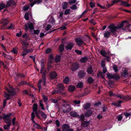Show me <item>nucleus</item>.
Listing matches in <instances>:
<instances>
[{"mask_svg": "<svg viewBox=\"0 0 131 131\" xmlns=\"http://www.w3.org/2000/svg\"><path fill=\"white\" fill-rule=\"evenodd\" d=\"M42 78L43 81L42 85L45 86L46 85V75L44 72L42 73Z\"/></svg>", "mask_w": 131, "mask_h": 131, "instance_id": "nucleus-20", "label": "nucleus"}, {"mask_svg": "<svg viewBox=\"0 0 131 131\" xmlns=\"http://www.w3.org/2000/svg\"><path fill=\"white\" fill-rule=\"evenodd\" d=\"M61 58V56L60 55L56 56L55 58V61L57 63L59 62L60 61Z\"/></svg>", "mask_w": 131, "mask_h": 131, "instance_id": "nucleus-34", "label": "nucleus"}, {"mask_svg": "<svg viewBox=\"0 0 131 131\" xmlns=\"http://www.w3.org/2000/svg\"><path fill=\"white\" fill-rule=\"evenodd\" d=\"M104 57H105V58H104V59L106 60L108 62H110V60L111 59V58L110 56H108L106 55Z\"/></svg>", "mask_w": 131, "mask_h": 131, "instance_id": "nucleus-42", "label": "nucleus"}, {"mask_svg": "<svg viewBox=\"0 0 131 131\" xmlns=\"http://www.w3.org/2000/svg\"><path fill=\"white\" fill-rule=\"evenodd\" d=\"M9 21L8 18H2L1 21L0 23L4 25H7L9 23Z\"/></svg>", "mask_w": 131, "mask_h": 131, "instance_id": "nucleus-11", "label": "nucleus"}, {"mask_svg": "<svg viewBox=\"0 0 131 131\" xmlns=\"http://www.w3.org/2000/svg\"><path fill=\"white\" fill-rule=\"evenodd\" d=\"M29 8V7L28 6H24L23 8V9L25 11H26L28 10Z\"/></svg>", "mask_w": 131, "mask_h": 131, "instance_id": "nucleus-61", "label": "nucleus"}, {"mask_svg": "<svg viewBox=\"0 0 131 131\" xmlns=\"http://www.w3.org/2000/svg\"><path fill=\"white\" fill-rule=\"evenodd\" d=\"M70 128V126L68 124H63L62 126V128L64 131L66 130V129Z\"/></svg>", "mask_w": 131, "mask_h": 131, "instance_id": "nucleus-27", "label": "nucleus"}, {"mask_svg": "<svg viewBox=\"0 0 131 131\" xmlns=\"http://www.w3.org/2000/svg\"><path fill=\"white\" fill-rule=\"evenodd\" d=\"M117 97L121 99H125L126 98V97L123 95L121 96L120 95L117 94Z\"/></svg>", "mask_w": 131, "mask_h": 131, "instance_id": "nucleus-52", "label": "nucleus"}, {"mask_svg": "<svg viewBox=\"0 0 131 131\" xmlns=\"http://www.w3.org/2000/svg\"><path fill=\"white\" fill-rule=\"evenodd\" d=\"M38 105L37 103H35L32 106V110L34 112L37 111L38 109Z\"/></svg>", "mask_w": 131, "mask_h": 131, "instance_id": "nucleus-28", "label": "nucleus"}, {"mask_svg": "<svg viewBox=\"0 0 131 131\" xmlns=\"http://www.w3.org/2000/svg\"><path fill=\"white\" fill-rule=\"evenodd\" d=\"M16 94V92H14L13 91H12L10 93H7L5 92L4 93V95L5 99L8 100L11 99V96H13L15 95Z\"/></svg>", "mask_w": 131, "mask_h": 131, "instance_id": "nucleus-5", "label": "nucleus"}, {"mask_svg": "<svg viewBox=\"0 0 131 131\" xmlns=\"http://www.w3.org/2000/svg\"><path fill=\"white\" fill-rule=\"evenodd\" d=\"M79 67V65L78 63L76 62L72 63L70 69L72 71H75L77 70Z\"/></svg>", "mask_w": 131, "mask_h": 131, "instance_id": "nucleus-7", "label": "nucleus"}, {"mask_svg": "<svg viewBox=\"0 0 131 131\" xmlns=\"http://www.w3.org/2000/svg\"><path fill=\"white\" fill-rule=\"evenodd\" d=\"M40 115L43 118L45 119H46L47 118L46 115L43 112L40 114Z\"/></svg>", "mask_w": 131, "mask_h": 131, "instance_id": "nucleus-46", "label": "nucleus"}, {"mask_svg": "<svg viewBox=\"0 0 131 131\" xmlns=\"http://www.w3.org/2000/svg\"><path fill=\"white\" fill-rule=\"evenodd\" d=\"M64 45L63 44H61L59 48V50L61 53H62L64 50Z\"/></svg>", "mask_w": 131, "mask_h": 131, "instance_id": "nucleus-24", "label": "nucleus"}, {"mask_svg": "<svg viewBox=\"0 0 131 131\" xmlns=\"http://www.w3.org/2000/svg\"><path fill=\"white\" fill-rule=\"evenodd\" d=\"M29 14H30V16L31 15V14L30 12H27L25 14L24 17L26 20H28L29 19Z\"/></svg>", "mask_w": 131, "mask_h": 131, "instance_id": "nucleus-31", "label": "nucleus"}, {"mask_svg": "<svg viewBox=\"0 0 131 131\" xmlns=\"http://www.w3.org/2000/svg\"><path fill=\"white\" fill-rule=\"evenodd\" d=\"M123 114L126 117V118H127L130 115L131 113H128L127 112H125Z\"/></svg>", "mask_w": 131, "mask_h": 131, "instance_id": "nucleus-49", "label": "nucleus"}, {"mask_svg": "<svg viewBox=\"0 0 131 131\" xmlns=\"http://www.w3.org/2000/svg\"><path fill=\"white\" fill-rule=\"evenodd\" d=\"M100 54L104 57L106 55L107 53L105 50H102L100 51Z\"/></svg>", "mask_w": 131, "mask_h": 131, "instance_id": "nucleus-45", "label": "nucleus"}, {"mask_svg": "<svg viewBox=\"0 0 131 131\" xmlns=\"http://www.w3.org/2000/svg\"><path fill=\"white\" fill-rule=\"evenodd\" d=\"M109 96H116L117 97V94L113 93V91L112 90H111L109 92Z\"/></svg>", "mask_w": 131, "mask_h": 131, "instance_id": "nucleus-43", "label": "nucleus"}, {"mask_svg": "<svg viewBox=\"0 0 131 131\" xmlns=\"http://www.w3.org/2000/svg\"><path fill=\"white\" fill-rule=\"evenodd\" d=\"M86 73L84 70H80L78 73V76L79 78L81 79L84 78L86 76Z\"/></svg>", "mask_w": 131, "mask_h": 131, "instance_id": "nucleus-8", "label": "nucleus"}, {"mask_svg": "<svg viewBox=\"0 0 131 131\" xmlns=\"http://www.w3.org/2000/svg\"><path fill=\"white\" fill-rule=\"evenodd\" d=\"M15 4V3L13 0H9L7 3L6 7H9L12 5H14Z\"/></svg>", "mask_w": 131, "mask_h": 131, "instance_id": "nucleus-14", "label": "nucleus"}, {"mask_svg": "<svg viewBox=\"0 0 131 131\" xmlns=\"http://www.w3.org/2000/svg\"><path fill=\"white\" fill-rule=\"evenodd\" d=\"M90 7L92 8H93L95 6L94 3H93L92 2H90Z\"/></svg>", "mask_w": 131, "mask_h": 131, "instance_id": "nucleus-63", "label": "nucleus"}, {"mask_svg": "<svg viewBox=\"0 0 131 131\" xmlns=\"http://www.w3.org/2000/svg\"><path fill=\"white\" fill-rule=\"evenodd\" d=\"M117 118L118 119V121H121L123 118V117L121 115H118L117 116Z\"/></svg>", "mask_w": 131, "mask_h": 131, "instance_id": "nucleus-58", "label": "nucleus"}, {"mask_svg": "<svg viewBox=\"0 0 131 131\" xmlns=\"http://www.w3.org/2000/svg\"><path fill=\"white\" fill-rule=\"evenodd\" d=\"M70 114L71 116L73 117L78 118L79 117V114L77 112L74 111L71 112Z\"/></svg>", "mask_w": 131, "mask_h": 131, "instance_id": "nucleus-13", "label": "nucleus"}, {"mask_svg": "<svg viewBox=\"0 0 131 131\" xmlns=\"http://www.w3.org/2000/svg\"><path fill=\"white\" fill-rule=\"evenodd\" d=\"M127 22V20L123 21L120 25H118L117 26H116L114 24L112 23L111 24L112 26V29L114 31H116L117 32L118 31L117 30L118 29H121L123 26L124 23H126Z\"/></svg>", "mask_w": 131, "mask_h": 131, "instance_id": "nucleus-4", "label": "nucleus"}, {"mask_svg": "<svg viewBox=\"0 0 131 131\" xmlns=\"http://www.w3.org/2000/svg\"><path fill=\"white\" fill-rule=\"evenodd\" d=\"M52 51V50L50 48L47 49L44 52L45 54H48L50 53Z\"/></svg>", "mask_w": 131, "mask_h": 131, "instance_id": "nucleus-44", "label": "nucleus"}, {"mask_svg": "<svg viewBox=\"0 0 131 131\" xmlns=\"http://www.w3.org/2000/svg\"><path fill=\"white\" fill-rule=\"evenodd\" d=\"M16 118L15 117H14L13 118V119L12 120V125H16Z\"/></svg>", "mask_w": 131, "mask_h": 131, "instance_id": "nucleus-53", "label": "nucleus"}, {"mask_svg": "<svg viewBox=\"0 0 131 131\" xmlns=\"http://www.w3.org/2000/svg\"><path fill=\"white\" fill-rule=\"evenodd\" d=\"M102 111L103 112H105L108 110V108L107 106H104L102 107Z\"/></svg>", "mask_w": 131, "mask_h": 131, "instance_id": "nucleus-55", "label": "nucleus"}, {"mask_svg": "<svg viewBox=\"0 0 131 131\" xmlns=\"http://www.w3.org/2000/svg\"><path fill=\"white\" fill-rule=\"evenodd\" d=\"M16 75L17 78H20V79H21L22 78H24L25 77L24 74L19 73H17Z\"/></svg>", "mask_w": 131, "mask_h": 131, "instance_id": "nucleus-25", "label": "nucleus"}, {"mask_svg": "<svg viewBox=\"0 0 131 131\" xmlns=\"http://www.w3.org/2000/svg\"><path fill=\"white\" fill-rule=\"evenodd\" d=\"M88 58L86 56H85L81 58L80 60L81 63H85L88 61Z\"/></svg>", "mask_w": 131, "mask_h": 131, "instance_id": "nucleus-22", "label": "nucleus"}, {"mask_svg": "<svg viewBox=\"0 0 131 131\" xmlns=\"http://www.w3.org/2000/svg\"><path fill=\"white\" fill-rule=\"evenodd\" d=\"M33 126L34 127L36 128L42 129L40 126L37 123L34 124Z\"/></svg>", "mask_w": 131, "mask_h": 131, "instance_id": "nucleus-41", "label": "nucleus"}, {"mask_svg": "<svg viewBox=\"0 0 131 131\" xmlns=\"http://www.w3.org/2000/svg\"><path fill=\"white\" fill-rule=\"evenodd\" d=\"M57 88H56L53 90V92L52 93V94L58 93L59 94L65 95L66 94L65 93L61 92L62 91H63L64 88V87L63 84L60 83L58 84L57 85Z\"/></svg>", "mask_w": 131, "mask_h": 131, "instance_id": "nucleus-2", "label": "nucleus"}, {"mask_svg": "<svg viewBox=\"0 0 131 131\" xmlns=\"http://www.w3.org/2000/svg\"><path fill=\"white\" fill-rule=\"evenodd\" d=\"M122 101L119 100L118 101V102H113L112 103V105H115L116 106H117L118 107H120L121 106V104L122 103Z\"/></svg>", "mask_w": 131, "mask_h": 131, "instance_id": "nucleus-23", "label": "nucleus"}, {"mask_svg": "<svg viewBox=\"0 0 131 131\" xmlns=\"http://www.w3.org/2000/svg\"><path fill=\"white\" fill-rule=\"evenodd\" d=\"M24 26L25 29L26 31L28 30L29 28L30 30L34 29V24L31 22L28 23L27 24H25Z\"/></svg>", "mask_w": 131, "mask_h": 131, "instance_id": "nucleus-6", "label": "nucleus"}, {"mask_svg": "<svg viewBox=\"0 0 131 131\" xmlns=\"http://www.w3.org/2000/svg\"><path fill=\"white\" fill-rule=\"evenodd\" d=\"M112 26L110 24L108 26V28L110 29V31H106L104 34V37L106 39L109 38L111 35L114 37L117 36V34L116 31H114L112 29Z\"/></svg>", "mask_w": 131, "mask_h": 131, "instance_id": "nucleus-1", "label": "nucleus"}, {"mask_svg": "<svg viewBox=\"0 0 131 131\" xmlns=\"http://www.w3.org/2000/svg\"><path fill=\"white\" fill-rule=\"evenodd\" d=\"M42 97L44 102H47L48 100L47 97H46V95H42Z\"/></svg>", "mask_w": 131, "mask_h": 131, "instance_id": "nucleus-54", "label": "nucleus"}, {"mask_svg": "<svg viewBox=\"0 0 131 131\" xmlns=\"http://www.w3.org/2000/svg\"><path fill=\"white\" fill-rule=\"evenodd\" d=\"M113 69L114 70L115 72H117L118 71V69L117 66L115 65L113 66Z\"/></svg>", "mask_w": 131, "mask_h": 131, "instance_id": "nucleus-60", "label": "nucleus"}, {"mask_svg": "<svg viewBox=\"0 0 131 131\" xmlns=\"http://www.w3.org/2000/svg\"><path fill=\"white\" fill-rule=\"evenodd\" d=\"M113 79L114 80H118L120 79V78L119 75L117 74H113Z\"/></svg>", "mask_w": 131, "mask_h": 131, "instance_id": "nucleus-35", "label": "nucleus"}, {"mask_svg": "<svg viewBox=\"0 0 131 131\" xmlns=\"http://www.w3.org/2000/svg\"><path fill=\"white\" fill-rule=\"evenodd\" d=\"M75 89V87L73 85H70L68 87V91L71 92H73Z\"/></svg>", "mask_w": 131, "mask_h": 131, "instance_id": "nucleus-19", "label": "nucleus"}, {"mask_svg": "<svg viewBox=\"0 0 131 131\" xmlns=\"http://www.w3.org/2000/svg\"><path fill=\"white\" fill-rule=\"evenodd\" d=\"M93 113L92 110H87L85 113L84 115L86 117H89Z\"/></svg>", "mask_w": 131, "mask_h": 131, "instance_id": "nucleus-12", "label": "nucleus"}, {"mask_svg": "<svg viewBox=\"0 0 131 131\" xmlns=\"http://www.w3.org/2000/svg\"><path fill=\"white\" fill-rule=\"evenodd\" d=\"M87 72L88 74H91L93 72V70L92 66L90 65V66L87 69Z\"/></svg>", "mask_w": 131, "mask_h": 131, "instance_id": "nucleus-26", "label": "nucleus"}, {"mask_svg": "<svg viewBox=\"0 0 131 131\" xmlns=\"http://www.w3.org/2000/svg\"><path fill=\"white\" fill-rule=\"evenodd\" d=\"M75 41L79 46H80L82 45L84 42L80 38H78L76 39Z\"/></svg>", "mask_w": 131, "mask_h": 131, "instance_id": "nucleus-16", "label": "nucleus"}, {"mask_svg": "<svg viewBox=\"0 0 131 131\" xmlns=\"http://www.w3.org/2000/svg\"><path fill=\"white\" fill-rule=\"evenodd\" d=\"M68 3L66 2H64L63 3L62 8L65 9L68 8Z\"/></svg>", "mask_w": 131, "mask_h": 131, "instance_id": "nucleus-37", "label": "nucleus"}, {"mask_svg": "<svg viewBox=\"0 0 131 131\" xmlns=\"http://www.w3.org/2000/svg\"><path fill=\"white\" fill-rule=\"evenodd\" d=\"M84 116L85 115L83 114L80 116H79V117L78 118L81 121V122H82L83 121H84V120L85 119Z\"/></svg>", "mask_w": 131, "mask_h": 131, "instance_id": "nucleus-38", "label": "nucleus"}, {"mask_svg": "<svg viewBox=\"0 0 131 131\" xmlns=\"http://www.w3.org/2000/svg\"><path fill=\"white\" fill-rule=\"evenodd\" d=\"M6 29H7L13 30L14 29V26L13 24L11 23L10 26L6 27Z\"/></svg>", "mask_w": 131, "mask_h": 131, "instance_id": "nucleus-39", "label": "nucleus"}, {"mask_svg": "<svg viewBox=\"0 0 131 131\" xmlns=\"http://www.w3.org/2000/svg\"><path fill=\"white\" fill-rule=\"evenodd\" d=\"M50 77L51 79H56L57 76V73L54 71L50 72L49 73Z\"/></svg>", "mask_w": 131, "mask_h": 131, "instance_id": "nucleus-10", "label": "nucleus"}, {"mask_svg": "<svg viewBox=\"0 0 131 131\" xmlns=\"http://www.w3.org/2000/svg\"><path fill=\"white\" fill-rule=\"evenodd\" d=\"M121 5L123 6H125L126 7H129L131 6V4H129L127 3V2L126 1H121Z\"/></svg>", "mask_w": 131, "mask_h": 131, "instance_id": "nucleus-18", "label": "nucleus"}, {"mask_svg": "<svg viewBox=\"0 0 131 131\" xmlns=\"http://www.w3.org/2000/svg\"><path fill=\"white\" fill-rule=\"evenodd\" d=\"M70 10V9H66L64 11V14L66 15L69 14Z\"/></svg>", "mask_w": 131, "mask_h": 131, "instance_id": "nucleus-56", "label": "nucleus"}, {"mask_svg": "<svg viewBox=\"0 0 131 131\" xmlns=\"http://www.w3.org/2000/svg\"><path fill=\"white\" fill-rule=\"evenodd\" d=\"M39 104L40 106L41 107V109L43 110H45V109L43 106V104L42 103L41 100L39 101Z\"/></svg>", "mask_w": 131, "mask_h": 131, "instance_id": "nucleus-47", "label": "nucleus"}, {"mask_svg": "<svg viewBox=\"0 0 131 131\" xmlns=\"http://www.w3.org/2000/svg\"><path fill=\"white\" fill-rule=\"evenodd\" d=\"M68 107L66 109V111L67 113L69 112L72 109L71 108V106L70 105H69V106H67Z\"/></svg>", "mask_w": 131, "mask_h": 131, "instance_id": "nucleus-51", "label": "nucleus"}, {"mask_svg": "<svg viewBox=\"0 0 131 131\" xmlns=\"http://www.w3.org/2000/svg\"><path fill=\"white\" fill-rule=\"evenodd\" d=\"M27 48H28L27 47H25L23 49V51L21 53V55L24 56L27 55L29 53L28 49H27Z\"/></svg>", "mask_w": 131, "mask_h": 131, "instance_id": "nucleus-21", "label": "nucleus"}, {"mask_svg": "<svg viewBox=\"0 0 131 131\" xmlns=\"http://www.w3.org/2000/svg\"><path fill=\"white\" fill-rule=\"evenodd\" d=\"M90 124L89 121H83L82 122L81 126L83 127H87Z\"/></svg>", "mask_w": 131, "mask_h": 131, "instance_id": "nucleus-17", "label": "nucleus"}, {"mask_svg": "<svg viewBox=\"0 0 131 131\" xmlns=\"http://www.w3.org/2000/svg\"><path fill=\"white\" fill-rule=\"evenodd\" d=\"M11 52L14 54H16L18 53V51L16 48H14L11 51Z\"/></svg>", "mask_w": 131, "mask_h": 131, "instance_id": "nucleus-48", "label": "nucleus"}, {"mask_svg": "<svg viewBox=\"0 0 131 131\" xmlns=\"http://www.w3.org/2000/svg\"><path fill=\"white\" fill-rule=\"evenodd\" d=\"M90 106L91 104H90L89 103H87L84 104L83 107L85 110H87L90 108Z\"/></svg>", "mask_w": 131, "mask_h": 131, "instance_id": "nucleus-30", "label": "nucleus"}, {"mask_svg": "<svg viewBox=\"0 0 131 131\" xmlns=\"http://www.w3.org/2000/svg\"><path fill=\"white\" fill-rule=\"evenodd\" d=\"M27 83V82L26 81L21 80V81L19 82V84H17V86H18L20 87L21 86L25 85Z\"/></svg>", "mask_w": 131, "mask_h": 131, "instance_id": "nucleus-29", "label": "nucleus"}, {"mask_svg": "<svg viewBox=\"0 0 131 131\" xmlns=\"http://www.w3.org/2000/svg\"><path fill=\"white\" fill-rule=\"evenodd\" d=\"M3 118L4 122L5 123H8V122H11V120L10 119V116H14L15 114L14 113H8L7 114H5L2 113Z\"/></svg>", "mask_w": 131, "mask_h": 131, "instance_id": "nucleus-3", "label": "nucleus"}, {"mask_svg": "<svg viewBox=\"0 0 131 131\" xmlns=\"http://www.w3.org/2000/svg\"><path fill=\"white\" fill-rule=\"evenodd\" d=\"M74 43L72 42H69L66 46L65 49L67 50H71L74 46Z\"/></svg>", "mask_w": 131, "mask_h": 131, "instance_id": "nucleus-9", "label": "nucleus"}, {"mask_svg": "<svg viewBox=\"0 0 131 131\" xmlns=\"http://www.w3.org/2000/svg\"><path fill=\"white\" fill-rule=\"evenodd\" d=\"M94 81V80L91 77H88L87 79V82L89 84H92Z\"/></svg>", "mask_w": 131, "mask_h": 131, "instance_id": "nucleus-33", "label": "nucleus"}, {"mask_svg": "<svg viewBox=\"0 0 131 131\" xmlns=\"http://www.w3.org/2000/svg\"><path fill=\"white\" fill-rule=\"evenodd\" d=\"M69 78L68 77H66L63 80V82L64 83L68 84L69 82Z\"/></svg>", "mask_w": 131, "mask_h": 131, "instance_id": "nucleus-40", "label": "nucleus"}, {"mask_svg": "<svg viewBox=\"0 0 131 131\" xmlns=\"http://www.w3.org/2000/svg\"><path fill=\"white\" fill-rule=\"evenodd\" d=\"M51 28V26L50 25H48L46 27V30L47 31L49 30Z\"/></svg>", "mask_w": 131, "mask_h": 131, "instance_id": "nucleus-64", "label": "nucleus"}, {"mask_svg": "<svg viewBox=\"0 0 131 131\" xmlns=\"http://www.w3.org/2000/svg\"><path fill=\"white\" fill-rule=\"evenodd\" d=\"M107 76L109 79L113 78V74L112 75L111 73H108L107 74Z\"/></svg>", "mask_w": 131, "mask_h": 131, "instance_id": "nucleus-50", "label": "nucleus"}, {"mask_svg": "<svg viewBox=\"0 0 131 131\" xmlns=\"http://www.w3.org/2000/svg\"><path fill=\"white\" fill-rule=\"evenodd\" d=\"M75 51L77 54L81 55L82 54V52L81 51L79 50H75Z\"/></svg>", "mask_w": 131, "mask_h": 131, "instance_id": "nucleus-57", "label": "nucleus"}, {"mask_svg": "<svg viewBox=\"0 0 131 131\" xmlns=\"http://www.w3.org/2000/svg\"><path fill=\"white\" fill-rule=\"evenodd\" d=\"M62 106L64 107H67V106L70 105L68 101L65 100H63L62 101Z\"/></svg>", "mask_w": 131, "mask_h": 131, "instance_id": "nucleus-15", "label": "nucleus"}, {"mask_svg": "<svg viewBox=\"0 0 131 131\" xmlns=\"http://www.w3.org/2000/svg\"><path fill=\"white\" fill-rule=\"evenodd\" d=\"M3 128L5 130H8L9 131V129H10V127L9 126H7V125H4L3 126Z\"/></svg>", "mask_w": 131, "mask_h": 131, "instance_id": "nucleus-59", "label": "nucleus"}, {"mask_svg": "<svg viewBox=\"0 0 131 131\" xmlns=\"http://www.w3.org/2000/svg\"><path fill=\"white\" fill-rule=\"evenodd\" d=\"M76 87L77 88H82L83 87V84L82 82H79L77 84Z\"/></svg>", "mask_w": 131, "mask_h": 131, "instance_id": "nucleus-32", "label": "nucleus"}, {"mask_svg": "<svg viewBox=\"0 0 131 131\" xmlns=\"http://www.w3.org/2000/svg\"><path fill=\"white\" fill-rule=\"evenodd\" d=\"M7 7H6V5L3 3L0 4V11H1L3 9Z\"/></svg>", "mask_w": 131, "mask_h": 131, "instance_id": "nucleus-36", "label": "nucleus"}, {"mask_svg": "<svg viewBox=\"0 0 131 131\" xmlns=\"http://www.w3.org/2000/svg\"><path fill=\"white\" fill-rule=\"evenodd\" d=\"M105 61L102 60L101 62V66L102 67H105Z\"/></svg>", "mask_w": 131, "mask_h": 131, "instance_id": "nucleus-62", "label": "nucleus"}]
</instances>
